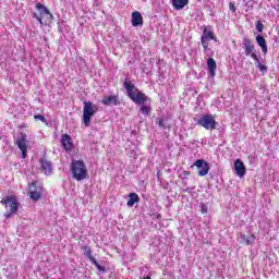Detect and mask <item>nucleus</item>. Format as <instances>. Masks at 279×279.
Segmentation results:
<instances>
[{
    "mask_svg": "<svg viewBox=\"0 0 279 279\" xmlns=\"http://www.w3.org/2000/svg\"><path fill=\"white\" fill-rule=\"evenodd\" d=\"M124 88L126 90L128 97L136 104L137 106H142V104H146V101L149 100V97L145 95V93L141 92L134 83H132V80L125 78L124 80Z\"/></svg>",
    "mask_w": 279,
    "mask_h": 279,
    "instance_id": "nucleus-1",
    "label": "nucleus"
},
{
    "mask_svg": "<svg viewBox=\"0 0 279 279\" xmlns=\"http://www.w3.org/2000/svg\"><path fill=\"white\" fill-rule=\"evenodd\" d=\"M0 204L4 206L7 210L4 213L5 219H10L14 217V215L19 214V207L21 206V203H19V198H16L15 195H9L5 198H2Z\"/></svg>",
    "mask_w": 279,
    "mask_h": 279,
    "instance_id": "nucleus-2",
    "label": "nucleus"
},
{
    "mask_svg": "<svg viewBox=\"0 0 279 279\" xmlns=\"http://www.w3.org/2000/svg\"><path fill=\"white\" fill-rule=\"evenodd\" d=\"M36 10H38V13H33V19H36V21H38V23L41 26L45 25H49V23H51L53 21V14H51V12L49 11V9H47V7H45V4L38 2L35 5Z\"/></svg>",
    "mask_w": 279,
    "mask_h": 279,
    "instance_id": "nucleus-3",
    "label": "nucleus"
},
{
    "mask_svg": "<svg viewBox=\"0 0 279 279\" xmlns=\"http://www.w3.org/2000/svg\"><path fill=\"white\" fill-rule=\"evenodd\" d=\"M71 171L74 180L77 182H82V180H86L88 175V169H86V163L82 160H74L71 163Z\"/></svg>",
    "mask_w": 279,
    "mask_h": 279,
    "instance_id": "nucleus-4",
    "label": "nucleus"
},
{
    "mask_svg": "<svg viewBox=\"0 0 279 279\" xmlns=\"http://www.w3.org/2000/svg\"><path fill=\"white\" fill-rule=\"evenodd\" d=\"M197 125H201V128H204L205 130H217V121L215 120V117L210 114L202 116L197 121Z\"/></svg>",
    "mask_w": 279,
    "mask_h": 279,
    "instance_id": "nucleus-5",
    "label": "nucleus"
},
{
    "mask_svg": "<svg viewBox=\"0 0 279 279\" xmlns=\"http://www.w3.org/2000/svg\"><path fill=\"white\" fill-rule=\"evenodd\" d=\"M95 112H97V110H95L93 102L85 101L83 108V123L85 124V128L90 125V117H94Z\"/></svg>",
    "mask_w": 279,
    "mask_h": 279,
    "instance_id": "nucleus-6",
    "label": "nucleus"
},
{
    "mask_svg": "<svg viewBox=\"0 0 279 279\" xmlns=\"http://www.w3.org/2000/svg\"><path fill=\"white\" fill-rule=\"evenodd\" d=\"M244 53L247 58H252L255 62H258V54H256V48L254 44H252V39L244 38L243 39Z\"/></svg>",
    "mask_w": 279,
    "mask_h": 279,
    "instance_id": "nucleus-7",
    "label": "nucleus"
},
{
    "mask_svg": "<svg viewBox=\"0 0 279 279\" xmlns=\"http://www.w3.org/2000/svg\"><path fill=\"white\" fill-rule=\"evenodd\" d=\"M193 167H197L199 169L198 175L201 178H204V175H208V171H210V165L204 159L196 160L194 165L191 166V169H193Z\"/></svg>",
    "mask_w": 279,
    "mask_h": 279,
    "instance_id": "nucleus-8",
    "label": "nucleus"
},
{
    "mask_svg": "<svg viewBox=\"0 0 279 279\" xmlns=\"http://www.w3.org/2000/svg\"><path fill=\"white\" fill-rule=\"evenodd\" d=\"M210 40H217V38L215 37V33H213V31H208V28H204L203 36L201 38L204 51H208V45Z\"/></svg>",
    "mask_w": 279,
    "mask_h": 279,
    "instance_id": "nucleus-9",
    "label": "nucleus"
},
{
    "mask_svg": "<svg viewBox=\"0 0 279 279\" xmlns=\"http://www.w3.org/2000/svg\"><path fill=\"white\" fill-rule=\"evenodd\" d=\"M16 143L20 151H22V158H27V134L20 133Z\"/></svg>",
    "mask_w": 279,
    "mask_h": 279,
    "instance_id": "nucleus-10",
    "label": "nucleus"
},
{
    "mask_svg": "<svg viewBox=\"0 0 279 279\" xmlns=\"http://www.w3.org/2000/svg\"><path fill=\"white\" fill-rule=\"evenodd\" d=\"M40 163V170L43 171V173H45V175H51V173H53V163H51V161L47 160V158H41L39 160Z\"/></svg>",
    "mask_w": 279,
    "mask_h": 279,
    "instance_id": "nucleus-11",
    "label": "nucleus"
},
{
    "mask_svg": "<svg viewBox=\"0 0 279 279\" xmlns=\"http://www.w3.org/2000/svg\"><path fill=\"white\" fill-rule=\"evenodd\" d=\"M61 145L65 151H72L73 150V138L69 134H62L61 135Z\"/></svg>",
    "mask_w": 279,
    "mask_h": 279,
    "instance_id": "nucleus-12",
    "label": "nucleus"
},
{
    "mask_svg": "<svg viewBox=\"0 0 279 279\" xmlns=\"http://www.w3.org/2000/svg\"><path fill=\"white\" fill-rule=\"evenodd\" d=\"M234 169H235V173L239 178H243V175H245L246 173V169H245V163H243L241 161V159H236L234 161Z\"/></svg>",
    "mask_w": 279,
    "mask_h": 279,
    "instance_id": "nucleus-13",
    "label": "nucleus"
},
{
    "mask_svg": "<svg viewBox=\"0 0 279 279\" xmlns=\"http://www.w3.org/2000/svg\"><path fill=\"white\" fill-rule=\"evenodd\" d=\"M101 104L104 106H119L120 101H119V96L117 95H110V96H106L102 100Z\"/></svg>",
    "mask_w": 279,
    "mask_h": 279,
    "instance_id": "nucleus-14",
    "label": "nucleus"
},
{
    "mask_svg": "<svg viewBox=\"0 0 279 279\" xmlns=\"http://www.w3.org/2000/svg\"><path fill=\"white\" fill-rule=\"evenodd\" d=\"M38 182L35 181L29 185V189H33L29 192V197L31 199H33V202H38V199H40V197H43V194H40V192L36 191V186H37Z\"/></svg>",
    "mask_w": 279,
    "mask_h": 279,
    "instance_id": "nucleus-15",
    "label": "nucleus"
},
{
    "mask_svg": "<svg viewBox=\"0 0 279 279\" xmlns=\"http://www.w3.org/2000/svg\"><path fill=\"white\" fill-rule=\"evenodd\" d=\"M131 16H132L131 23L133 27H138L143 25V14H141V12L135 11L132 13Z\"/></svg>",
    "mask_w": 279,
    "mask_h": 279,
    "instance_id": "nucleus-16",
    "label": "nucleus"
},
{
    "mask_svg": "<svg viewBox=\"0 0 279 279\" xmlns=\"http://www.w3.org/2000/svg\"><path fill=\"white\" fill-rule=\"evenodd\" d=\"M207 69L210 77H215V75H217V61H215L213 58H209L207 60Z\"/></svg>",
    "mask_w": 279,
    "mask_h": 279,
    "instance_id": "nucleus-17",
    "label": "nucleus"
},
{
    "mask_svg": "<svg viewBox=\"0 0 279 279\" xmlns=\"http://www.w3.org/2000/svg\"><path fill=\"white\" fill-rule=\"evenodd\" d=\"M256 43L260 47L262 52L264 53V56L267 54V40L265 39V37L258 35L256 37Z\"/></svg>",
    "mask_w": 279,
    "mask_h": 279,
    "instance_id": "nucleus-18",
    "label": "nucleus"
},
{
    "mask_svg": "<svg viewBox=\"0 0 279 279\" xmlns=\"http://www.w3.org/2000/svg\"><path fill=\"white\" fill-rule=\"evenodd\" d=\"M138 202H141V197L138 196V194L130 193L126 206H129V208H132V206H134V204H138Z\"/></svg>",
    "mask_w": 279,
    "mask_h": 279,
    "instance_id": "nucleus-19",
    "label": "nucleus"
},
{
    "mask_svg": "<svg viewBox=\"0 0 279 279\" xmlns=\"http://www.w3.org/2000/svg\"><path fill=\"white\" fill-rule=\"evenodd\" d=\"M185 5H189V0H172V8L174 10H183Z\"/></svg>",
    "mask_w": 279,
    "mask_h": 279,
    "instance_id": "nucleus-20",
    "label": "nucleus"
},
{
    "mask_svg": "<svg viewBox=\"0 0 279 279\" xmlns=\"http://www.w3.org/2000/svg\"><path fill=\"white\" fill-rule=\"evenodd\" d=\"M241 239L244 241L245 245H252L256 241V235L253 233L247 238L246 234H242Z\"/></svg>",
    "mask_w": 279,
    "mask_h": 279,
    "instance_id": "nucleus-21",
    "label": "nucleus"
},
{
    "mask_svg": "<svg viewBox=\"0 0 279 279\" xmlns=\"http://www.w3.org/2000/svg\"><path fill=\"white\" fill-rule=\"evenodd\" d=\"M87 258H89L90 263L93 265H95V267L98 269V271H106V268L102 267L101 265H99V263H97V259H95V257H93V255L87 256Z\"/></svg>",
    "mask_w": 279,
    "mask_h": 279,
    "instance_id": "nucleus-22",
    "label": "nucleus"
},
{
    "mask_svg": "<svg viewBox=\"0 0 279 279\" xmlns=\"http://www.w3.org/2000/svg\"><path fill=\"white\" fill-rule=\"evenodd\" d=\"M81 250H82V252H84V255L87 257L88 256L90 257V255H93V251L90 250V247H88L86 245L82 246Z\"/></svg>",
    "mask_w": 279,
    "mask_h": 279,
    "instance_id": "nucleus-23",
    "label": "nucleus"
},
{
    "mask_svg": "<svg viewBox=\"0 0 279 279\" xmlns=\"http://www.w3.org/2000/svg\"><path fill=\"white\" fill-rule=\"evenodd\" d=\"M256 62H257L256 66H257V69H258L262 73L267 72V65L260 63V59H258V61H256Z\"/></svg>",
    "mask_w": 279,
    "mask_h": 279,
    "instance_id": "nucleus-24",
    "label": "nucleus"
},
{
    "mask_svg": "<svg viewBox=\"0 0 279 279\" xmlns=\"http://www.w3.org/2000/svg\"><path fill=\"white\" fill-rule=\"evenodd\" d=\"M34 119L41 121V123H47V118H45L43 114H35Z\"/></svg>",
    "mask_w": 279,
    "mask_h": 279,
    "instance_id": "nucleus-25",
    "label": "nucleus"
},
{
    "mask_svg": "<svg viewBox=\"0 0 279 279\" xmlns=\"http://www.w3.org/2000/svg\"><path fill=\"white\" fill-rule=\"evenodd\" d=\"M256 29H257V32H263V29H265V25H263V22H260V21H257V23H256Z\"/></svg>",
    "mask_w": 279,
    "mask_h": 279,
    "instance_id": "nucleus-26",
    "label": "nucleus"
},
{
    "mask_svg": "<svg viewBox=\"0 0 279 279\" xmlns=\"http://www.w3.org/2000/svg\"><path fill=\"white\" fill-rule=\"evenodd\" d=\"M140 110L142 114H149V107L147 106H142Z\"/></svg>",
    "mask_w": 279,
    "mask_h": 279,
    "instance_id": "nucleus-27",
    "label": "nucleus"
},
{
    "mask_svg": "<svg viewBox=\"0 0 279 279\" xmlns=\"http://www.w3.org/2000/svg\"><path fill=\"white\" fill-rule=\"evenodd\" d=\"M201 213L202 215H206V213H208V207L205 204H201Z\"/></svg>",
    "mask_w": 279,
    "mask_h": 279,
    "instance_id": "nucleus-28",
    "label": "nucleus"
},
{
    "mask_svg": "<svg viewBox=\"0 0 279 279\" xmlns=\"http://www.w3.org/2000/svg\"><path fill=\"white\" fill-rule=\"evenodd\" d=\"M229 10L234 14L236 12V7L234 5V2L229 3Z\"/></svg>",
    "mask_w": 279,
    "mask_h": 279,
    "instance_id": "nucleus-29",
    "label": "nucleus"
},
{
    "mask_svg": "<svg viewBox=\"0 0 279 279\" xmlns=\"http://www.w3.org/2000/svg\"><path fill=\"white\" fill-rule=\"evenodd\" d=\"M158 125H159V128H165V120L159 119Z\"/></svg>",
    "mask_w": 279,
    "mask_h": 279,
    "instance_id": "nucleus-30",
    "label": "nucleus"
},
{
    "mask_svg": "<svg viewBox=\"0 0 279 279\" xmlns=\"http://www.w3.org/2000/svg\"><path fill=\"white\" fill-rule=\"evenodd\" d=\"M183 175H185V177L191 175V171H184V172H183Z\"/></svg>",
    "mask_w": 279,
    "mask_h": 279,
    "instance_id": "nucleus-31",
    "label": "nucleus"
},
{
    "mask_svg": "<svg viewBox=\"0 0 279 279\" xmlns=\"http://www.w3.org/2000/svg\"><path fill=\"white\" fill-rule=\"evenodd\" d=\"M142 279H151V277L150 276H146V277H144Z\"/></svg>",
    "mask_w": 279,
    "mask_h": 279,
    "instance_id": "nucleus-32",
    "label": "nucleus"
}]
</instances>
